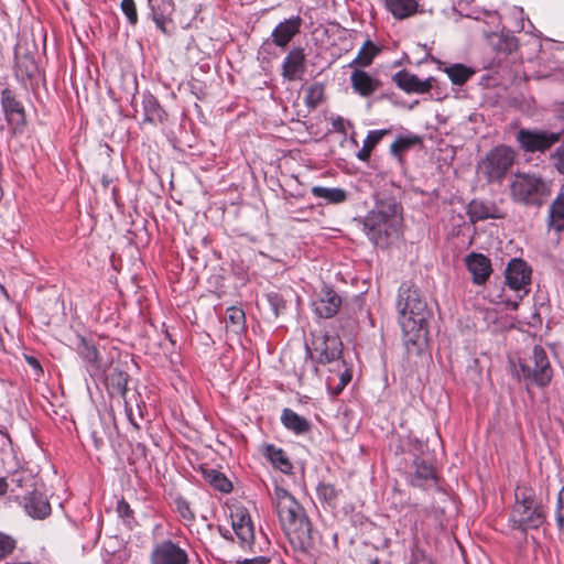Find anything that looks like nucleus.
Segmentation results:
<instances>
[{"label":"nucleus","mask_w":564,"mask_h":564,"mask_svg":"<svg viewBox=\"0 0 564 564\" xmlns=\"http://www.w3.org/2000/svg\"><path fill=\"white\" fill-rule=\"evenodd\" d=\"M380 52V48L375 45L370 40H367L357 56L349 64L350 67H367L371 65L373 58Z\"/></svg>","instance_id":"30"},{"label":"nucleus","mask_w":564,"mask_h":564,"mask_svg":"<svg viewBox=\"0 0 564 564\" xmlns=\"http://www.w3.org/2000/svg\"><path fill=\"white\" fill-rule=\"evenodd\" d=\"M120 7L130 24L134 25L138 22V13L134 0H121Z\"/></svg>","instance_id":"39"},{"label":"nucleus","mask_w":564,"mask_h":564,"mask_svg":"<svg viewBox=\"0 0 564 564\" xmlns=\"http://www.w3.org/2000/svg\"><path fill=\"white\" fill-rule=\"evenodd\" d=\"M416 139L398 138L390 147V152L393 156L401 158L402 152L408 150Z\"/></svg>","instance_id":"37"},{"label":"nucleus","mask_w":564,"mask_h":564,"mask_svg":"<svg viewBox=\"0 0 564 564\" xmlns=\"http://www.w3.org/2000/svg\"><path fill=\"white\" fill-rule=\"evenodd\" d=\"M313 352L318 364H329L326 384L334 394H339L350 382L352 373L340 358L343 344L336 335L323 334L312 340Z\"/></svg>","instance_id":"4"},{"label":"nucleus","mask_w":564,"mask_h":564,"mask_svg":"<svg viewBox=\"0 0 564 564\" xmlns=\"http://www.w3.org/2000/svg\"><path fill=\"white\" fill-rule=\"evenodd\" d=\"M263 454L274 468L283 474L291 473L293 468L292 463L282 448L269 444L264 446Z\"/></svg>","instance_id":"26"},{"label":"nucleus","mask_w":564,"mask_h":564,"mask_svg":"<svg viewBox=\"0 0 564 564\" xmlns=\"http://www.w3.org/2000/svg\"><path fill=\"white\" fill-rule=\"evenodd\" d=\"M26 359L32 367L40 368V364L34 357H28Z\"/></svg>","instance_id":"51"},{"label":"nucleus","mask_w":564,"mask_h":564,"mask_svg":"<svg viewBox=\"0 0 564 564\" xmlns=\"http://www.w3.org/2000/svg\"><path fill=\"white\" fill-rule=\"evenodd\" d=\"M117 512L120 518L123 519H130L132 518V509L130 508L129 503L124 500H120L117 505Z\"/></svg>","instance_id":"43"},{"label":"nucleus","mask_w":564,"mask_h":564,"mask_svg":"<svg viewBox=\"0 0 564 564\" xmlns=\"http://www.w3.org/2000/svg\"><path fill=\"white\" fill-rule=\"evenodd\" d=\"M77 350L91 377H101L105 375L107 362L102 361L99 351L94 345H90L86 339L82 338Z\"/></svg>","instance_id":"16"},{"label":"nucleus","mask_w":564,"mask_h":564,"mask_svg":"<svg viewBox=\"0 0 564 564\" xmlns=\"http://www.w3.org/2000/svg\"><path fill=\"white\" fill-rule=\"evenodd\" d=\"M465 265L476 285H484L492 273L491 261L482 253L470 252L467 254Z\"/></svg>","instance_id":"15"},{"label":"nucleus","mask_w":564,"mask_h":564,"mask_svg":"<svg viewBox=\"0 0 564 564\" xmlns=\"http://www.w3.org/2000/svg\"><path fill=\"white\" fill-rule=\"evenodd\" d=\"M150 564H188V555L177 543L165 540L153 545Z\"/></svg>","instance_id":"12"},{"label":"nucleus","mask_w":564,"mask_h":564,"mask_svg":"<svg viewBox=\"0 0 564 564\" xmlns=\"http://www.w3.org/2000/svg\"><path fill=\"white\" fill-rule=\"evenodd\" d=\"M561 132L521 129L517 141L525 152H544L560 141Z\"/></svg>","instance_id":"10"},{"label":"nucleus","mask_w":564,"mask_h":564,"mask_svg":"<svg viewBox=\"0 0 564 564\" xmlns=\"http://www.w3.org/2000/svg\"><path fill=\"white\" fill-rule=\"evenodd\" d=\"M556 169L561 174H564V144L558 147L555 152Z\"/></svg>","instance_id":"45"},{"label":"nucleus","mask_w":564,"mask_h":564,"mask_svg":"<svg viewBox=\"0 0 564 564\" xmlns=\"http://www.w3.org/2000/svg\"><path fill=\"white\" fill-rule=\"evenodd\" d=\"M505 275L507 286L516 294L512 299L501 295L500 303H503L507 308L517 310L530 291L532 269L523 259L513 258L508 262Z\"/></svg>","instance_id":"8"},{"label":"nucleus","mask_w":564,"mask_h":564,"mask_svg":"<svg viewBox=\"0 0 564 564\" xmlns=\"http://www.w3.org/2000/svg\"><path fill=\"white\" fill-rule=\"evenodd\" d=\"M387 10L398 20H403L416 13L417 0H384Z\"/></svg>","instance_id":"25"},{"label":"nucleus","mask_w":564,"mask_h":564,"mask_svg":"<svg viewBox=\"0 0 564 564\" xmlns=\"http://www.w3.org/2000/svg\"><path fill=\"white\" fill-rule=\"evenodd\" d=\"M8 490V481L4 477H0V496L4 495Z\"/></svg>","instance_id":"49"},{"label":"nucleus","mask_w":564,"mask_h":564,"mask_svg":"<svg viewBox=\"0 0 564 564\" xmlns=\"http://www.w3.org/2000/svg\"><path fill=\"white\" fill-rule=\"evenodd\" d=\"M176 506H177V510L180 512V514L184 518V519H187V520H192L194 519V514L193 512L191 511L189 509V505L186 500L184 499H177L176 500Z\"/></svg>","instance_id":"42"},{"label":"nucleus","mask_w":564,"mask_h":564,"mask_svg":"<svg viewBox=\"0 0 564 564\" xmlns=\"http://www.w3.org/2000/svg\"><path fill=\"white\" fill-rule=\"evenodd\" d=\"M317 498L332 506L337 498V490L332 484H319L316 488Z\"/></svg>","instance_id":"36"},{"label":"nucleus","mask_w":564,"mask_h":564,"mask_svg":"<svg viewBox=\"0 0 564 564\" xmlns=\"http://www.w3.org/2000/svg\"><path fill=\"white\" fill-rule=\"evenodd\" d=\"M142 106L144 111V120L149 122H162L166 113L161 107L159 100L150 93L142 96Z\"/></svg>","instance_id":"28"},{"label":"nucleus","mask_w":564,"mask_h":564,"mask_svg":"<svg viewBox=\"0 0 564 564\" xmlns=\"http://www.w3.org/2000/svg\"><path fill=\"white\" fill-rule=\"evenodd\" d=\"M341 300L330 288L324 286L312 301L314 313L321 318H330L339 310Z\"/></svg>","instance_id":"14"},{"label":"nucleus","mask_w":564,"mask_h":564,"mask_svg":"<svg viewBox=\"0 0 564 564\" xmlns=\"http://www.w3.org/2000/svg\"><path fill=\"white\" fill-rule=\"evenodd\" d=\"M547 227L555 232L564 229V193H560L550 205Z\"/></svg>","instance_id":"27"},{"label":"nucleus","mask_w":564,"mask_h":564,"mask_svg":"<svg viewBox=\"0 0 564 564\" xmlns=\"http://www.w3.org/2000/svg\"><path fill=\"white\" fill-rule=\"evenodd\" d=\"M410 484L419 488H429L436 484V471L434 466L422 459L419 456H414L409 471Z\"/></svg>","instance_id":"13"},{"label":"nucleus","mask_w":564,"mask_h":564,"mask_svg":"<svg viewBox=\"0 0 564 564\" xmlns=\"http://www.w3.org/2000/svg\"><path fill=\"white\" fill-rule=\"evenodd\" d=\"M28 62H29V66H26L25 76L30 78L33 76V73L36 69V67L34 65L33 61H28Z\"/></svg>","instance_id":"47"},{"label":"nucleus","mask_w":564,"mask_h":564,"mask_svg":"<svg viewBox=\"0 0 564 564\" xmlns=\"http://www.w3.org/2000/svg\"><path fill=\"white\" fill-rule=\"evenodd\" d=\"M402 206L392 196L376 199V206L364 219V230L377 247L386 248L400 237Z\"/></svg>","instance_id":"2"},{"label":"nucleus","mask_w":564,"mask_h":564,"mask_svg":"<svg viewBox=\"0 0 564 564\" xmlns=\"http://www.w3.org/2000/svg\"><path fill=\"white\" fill-rule=\"evenodd\" d=\"M519 28L522 30L524 28L523 22L519 25Z\"/></svg>","instance_id":"53"},{"label":"nucleus","mask_w":564,"mask_h":564,"mask_svg":"<svg viewBox=\"0 0 564 564\" xmlns=\"http://www.w3.org/2000/svg\"><path fill=\"white\" fill-rule=\"evenodd\" d=\"M305 73V54L302 47H293L282 64V76L292 82L301 79Z\"/></svg>","instance_id":"19"},{"label":"nucleus","mask_w":564,"mask_h":564,"mask_svg":"<svg viewBox=\"0 0 564 564\" xmlns=\"http://www.w3.org/2000/svg\"><path fill=\"white\" fill-rule=\"evenodd\" d=\"M153 1L154 0H148L149 2V6L151 8V11H152V14H153V21L155 22V24L160 28H162L163 23H164V15L162 13H158L155 10H154V6H153Z\"/></svg>","instance_id":"46"},{"label":"nucleus","mask_w":564,"mask_h":564,"mask_svg":"<svg viewBox=\"0 0 564 564\" xmlns=\"http://www.w3.org/2000/svg\"><path fill=\"white\" fill-rule=\"evenodd\" d=\"M203 475L204 479L216 490L223 494H228L231 491L232 484L223 473L210 468L203 470Z\"/></svg>","instance_id":"33"},{"label":"nucleus","mask_w":564,"mask_h":564,"mask_svg":"<svg viewBox=\"0 0 564 564\" xmlns=\"http://www.w3.org/2000/svg\"><path fill=\"white\" fill-rule=\"evenodd\" d=\"M555 520L560 531L564 533V486L557 494Z\"/></svg>","instance_id":"38"},{"label":"nucleus","mask_w":564,"mask_h":564,"mask_svg":"<svg viewBox=\"0 0 564 564\" xmlns=\"http://www.w3.org/2000/svg\"><path fill=\"white\" fill-rule=\"evenodd\" d=\"M352 90L361 97H369L380 87V80L366 70L356 68L350 75Z\"/></svg>","instance_id":"20"},{"label":"nucleus","mask_w":564,"mask_h":564,"mask_svg":"<svg viewBox=\"0 0 564 564\" xmlns=\"http://www.w3.org/2000/svg\"><path fill=\"white\" fill-rule=\"evenodd\" d=\"M397 310L405 344L415 345L426 336V323L430 315L421 291L413 284L403 282L398 291Z\"/></svg>","instance_id":"3"},{"label":"nucleus","mask_w":564,"mask_h":564,"mask_svg":"<svg viewBox=\"0 0 564 564\" xmlns=\"http://www.w3.org/2000/svg\"><path fill=\"white\" fill-rule=\"evenodd\" d=\"M316 198H323L328 204H340L347 199V192L339 187L314 186L311 189Z\"/></svg>","instance_id":"29"},{"label":"nucleus","mask_w":564,"mask_h":564,"mask_svg":"<svg viewBox=\"0 0 564 564\" xmlns=\"http://www.w3.org/2000/svg\"><path fill=\"white\" fill-rule=\"evenodd\" d=\"M283 426L296 435L306 434L311 429V423L291 409H284L281 414Z\"/></svg>","instance_id":"24"},{"label":"nucleus","mask_w":564,"mask_h":564,"mask_svg":"<svg viewBox=\"0 0 564 564\" xmlns=\"http://www.w3.org/2000/svg\"><path fill=\"white\" fill-rule=\"evenodd\" d=\"M467 214L473 223L499 217L495 204L478 199H474L469 203Z\"/></svg>","instance_id":"23"},{"label":"nucleus","mask_w":564,"mask_h":564,"mask_svg":"<svg viewBox=\"0 0 564 564\" xmlns=\"http://www.w3.org/2000/svg\"><path fill=\"white\" fill-rule=\"evenodd\" d=\"M268 302L274 315L278 316L280 310L284 307L282 297L276 293H270L268 294Z\"/></svg>","instance_id":"41"},{"label":"nucleus","mask_w":564,"mask_h":564,"mask_svg":"<svg viewBox=\"0 0 564 564\" xmlns=\"http://www.w3.org/2000/svg\"><path fill=\"white\" fill-rule=\"evenodd\" d=\"M18 72H21V65L18 64Z\"/></svg>","instance_id":"54"},{"label":"nucleus","mask_w":564,"mask_h":564,"mask_svg":"<svg viewBox=\"0 0 564 564\" xmlns=\"http://www.w3.org/2000/svg\"><path fill=\"white\" fill-rule=\"evenodd\" d=\"M126 413H127V416H128L129 421L131 422V424H133L135 427H138V424L133 421V417H132V409L126 406Z\"/></svg>","instance_id":"50"},{"label":"nucleus","mask_w":564,"mask_h":564,"mask_svg":"<svg viewBox=\"0 0 564 564\" xmlns=\"http://www.w3.org/2000/svg\"><path fill=\"white\" fill-rule=\"evenodd\" d=\"M225 322L232 333H241L246 326V315L243 310L237 306L228 307L226 311Z\"/></svg>","instance_id":"35"},{"label":"nucleus","mask_w":564,"mask_h":564,"mask_svg":"<svg viewBox=\"0 0 564 564\" xmlns=\"http://www.w3.org/2000/svg\"><path fill=\"white\" fill-rule=\"evenodd\" d=\"M231 525L241 545H250L253 542L254 528L247 509L236 508L231 513Z\"/></svg>","instance_id":"17"},{"label":"nucleus","mask_w":564,"mask_h":564,"mask_svg":"<svg viewBox=\"0 0 564 564\" xmlns=\"http://www.w3.org/2000/svg\"><path fill=\"white\" fill-rule=\"evenodd\" d=\"M346 127H352V124L341 117H337L333 120V128L339 133H346Z\"/></svg>","instance_id":"44"},{"label":"nucleus","mask_w":564,"mask_h":564,"mask_svg":"<svg viewBox=\"0 0 564 564\" xmlns=\"http://www.w3.org/2000/svg\"><path fill=\"white\" fill-rule=\"evenodd\" d=\"M280 524L294 550L308 552L313 546L312 523L302 505L286 489L275 486L272 494Z\"/></svg>","instance_id":"1"},{"label":"nucleus","mask_w":564,"mask_h":564,"mask_svg":"<svg viewBox=\"0 0 564 564\" xmlns=\"http://www.w3.org/2000/svg\"><path fill=\"white\" fill-rule=\"evenodd\" d=\"M24 508L28 514L36 519H43L51 513V506L46 496L39 491H33L24 498Z\"/></svg>","instance_id":"22"},{"label":"nucleus","mask_w":564,"mask_h":564,"mask_svg":"<svg viewBox=\"0 0 564 564\" xmlns=\"http://www.w3.org/2000/svg\"><path fill=\"white\" fill-rule=\"evenodd\" d=\"M393 82L405 93L425 94L433 87L434 79L430 77L422 80L416 75L402 69L393 75Z\"/></svg>","instance_id":"18"},{"label":"nucleus","mask_w":564,"mask_h":564,"mask_svg":"<svg viewBox=\"0 0 564 564\" xmlns=\"http://www.w3.org/2000/svg\"><path fill=\"white\" fill-rule=\"evenodd\" d=\"M386 133L387 130H370L364 140L362 148L357 153V158L362 162H367L371 155V151Z\"/></svg>","instance_id":"34"},{"label":"nucleus","mask_w":564,"mask_h":564,"mask_svg":"<svg viewBox=\"0 0 564 564\" xmlns=\"http://www.w3.org/2000/svg\"><path fill=\"white\" fill-rule=\"evenodd\" d=\"M15 546V541L9 535L0 533V560L9 555Z\"/></svg>","instance_id":"40"},{"label":"nucleus","mask_w":564,"mask_h":564,"mask_svg":"<svg viewBox=\"0 0 564 564\" xmlns=\"http://www.w3.org/2000/svg\"><path fill=\"white\" fill-rule=\"evenodd\" d=\"M302 20L299 15L285 19L280 22L272 31L271 36L260 46V53L270 54L272 45L285 48L295 34L300 32Z\"/></svg>","instance_id":"11"},{"label":"nucleus","mask_w":564,"mask_h":564,"mask_svg":"<svg viewBox=\"0 0 564 564\" xmlns=\"http://www.w3.org/2000/svg\"><path fill=\"white\" fill-rule=\"evenodd\" d=\"M110 392L117 393L119 397L126 399L128 391L129 375L119 369L113 368L108 378Z\"/></svg>","instance_id":"31"},{"label":"nucleus","mask_w":564,"mask_h":564,"mask_svg":"<svg viewBox=\"0 0 564 564\" xmlns=\"http://www.w3.org/2000/svg\"><path fill=\"white\" fill-rule=\"evenodd\" d=\"M1 105L8 121L11 124L20 126L24 123V109L14 94L9 88L1 91Z\"/></svg>","instance_id":"21"},{"label":"nucleus","mask_w":564,"mask_h":564,"mask_svg":"<svg viewBox=\"0 0 564 564\" xmlns=\"http://www.w3.org/2000/svg\"><path fill=\"white\" fill-rule=\"evenodd\" d=\"M514 151L499 145L489 151L479 164L480 173L489 183L501 182L514 162Z\"/></svg>","instance_id":"9"},{"label":"nucleus","mask_w":564,"mask_h":564,"mask_svg":"<svg viewBox=\"0 0 564 564\" xmlns=\"http://www.w3.org/2000/svg\"><path fill=\"white\" fill-rule=\"evenodd\" d=\"M444 72L454 85L465 84L476 73L474 68L459 63L446 66Z\"/></svg>","instance_id":"32"},{"label":"nucleus","mask_w":564,"mask_h":564,"mask_svg":"<svg viewBox=\"0 0 564 564\" xmlns=\"http://www.w3.org/2000/svg\"><path fill=\"white\" fill-rule=\"evenodd\" d=\"M512 375L527 383L545 387L551 382L553 371L545 350L534 346L530 360H510Z\"/></svg>","instance_id":"6"},{"label":"nucleus","mask_w":564,"mask_h":564,"mask_svg":"<svg viewBox=\"0 0 564 564\" xmlns=\"http://www.w3.org/2000/svg\"><path fill=\"white\" fill-rule=\"evenodd\" d=\"M514 14L522 17L523 10L521 8H514ZM521 20H523V18H521Z\"/></svg>","instance_id":"52"},{"label":"nucleus","mask_w":564,"mask_h":564,"mask_svg":"<svg viewBox=\"0 0 564 564\" xmlns=\"http://www.w3.org/2000/svg\"><path fill=\"white\" fill-rule=\"evenodd\" d=\"M509 191L513 202L540 206L547 195L549 188L545 181L534 173H517L510 182Z\"/></svg>","instance_id":"7"},{"label":"nucleus","mask_w":564,"mask_h":564,"mask_svg":"<svg viewBox=\"0 0 564 564\" xmlns=\"http://www.w3.org/2000/svg\"><path fill=\"white\" fill-rule=\"evenodd\" d=\"M545 519V507L535 490L528 486H518L514 490V505L509 518L511 527L527 532L540 528Z\"/></svg>","instance_id":"5"},{"label":"nucleus","mask_w":564,"mask_h":564,"mask_svg":"<svg viewBox=\"0 0 564 564\" xmlns=\"http://www.w3.org/2000/svg\"><path fill=\"white\" fill-rule=\"evenodd\" d=\"M267 562H268V560H265L262 556L245 561L246 564H265Z\"/></svg>","instance_id":"48"}]
</instances>
